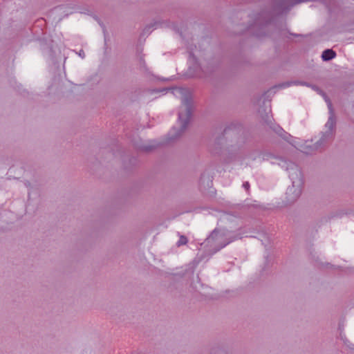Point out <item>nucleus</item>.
Here are the masks:
<instances>
[{"mask_svg": "<svg viewBox=\"0 0 354 354\" xmlns=\"http://www.w3.org/2000/svg\"><path fill=\"white\" fill-rule=\"evenodd\" d=\"M192 115V100L184 98L178 113V120L180 122L181 131H184L189 123Z\"/></svg>", "mask_w": 354, "mask_h": 354, "instance_id": "1", "label": "nucleus"}, {"mask_svg": "<svg viewBox=\"0 0 354 354\" xmlns=\"http://www.w3.org/2000/svg\"><path fill=\"white\" fill-rule=\"evenodd\" d=\"M328 106L330 111L331 115L328 118V120L326 124V127L328 128V131H326L327 135L328 136L331 137L333 136V131L335 127L336 122H335V118L333 113L332 104H331L330 102H328Z\"/></svg>", "mask_w": 354, "mask_h": 354, "instance_id": "2", "label": "nucleus"}, {"mask_svg": "<svg viewBox=\"0 0 354 354\" xmlns=\"http://www.w3.org/2000/svg\"><path fill=\"white\" fill-rule=\"evenodd\" d=\"M223 236L217 230H214L210 236L207 239L208 244L214 245L216 243H221Z\"/></svg>", "mask_w": 354, "mask_h": 354, "instance_id": "3", "label": "nucleus"}, {"mask_svg": "<svg viewBox=\"0 0 354 354\" xmlns=\"http://www.w3.org/2000/svg\"><path fill=\"white\" fill-rule=\"evenodd\" d=\"M301 194V190L299 189L295 188L293 185L291 187H288L286 192V195L288 197V200L290 201H293L299 198Z\"/></svg>", "mask_w": 354, "mask_h": 354, "instance_id": "4", "label": "nucleus"}, {"mask_svg": "<svg viewBox=\"0 0 354 354\" xmlns=\"http://www.w3.org/2000/svg\"><path fill=\"white\" fill-rule=\"evenodd\" d=\"M335 56H336V53L335 51H333L331 49H327V50H325L322 53V57L323 60L328 61V60H330L333 58H334Z\"/></svg>", "mask_w": 354, "mask_h": 354, "instance_id": "5", "label": "nucleus"}, {"mask_svg": "<svg viewBox=\"0 0 354 354\" xmlns=\"http://www.w3.org/2000/svg\"><path fill=\"white\" fill-rule=\"evenodd\" d=\"M187 242H188L187 238L184 235H181V236H180L179 240L178 241L176 244L178 246H180V245H186L187 243Z\"/></svg>", "mask_w": 354, "mask_h": 354, "instance_id": "6", "label": "nucleus"}, {"mask_svg": "<svg viewBox=\"0 0 354 354\" xmlns=\"http://www.w3.org/2000/svg\"><path fill=\"white\" fill-rule=\"evenodd\" d=\"M228 243H229V242H225V243H221V244L217 247L216 250H221V248H224L225 245H227Z\"/></svg>", "mask_w": 354, "mask_h": 354, "instance_id": "7", "label": "nucleus"}, {"mask_svg": "<svg viewBox=\"0 0 354 354\" xmlns=\"http://www.w3.org/2000/svg\"><path fill=\"white\" fill-rule=\"evenodd\" d=\"M243 187L245 188L246 190H248L250 188V184L248 182H245L243 183Z\"/></svg>", "mask_w": 354, "mask_h": 354, "instance_id": "8", "label": "nucleus"}]
</instances>
